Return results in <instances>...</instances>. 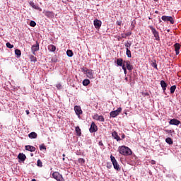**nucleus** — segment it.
<instances>
[{
  "mask_svg": "<svg viewBox=\"0 0 181 181\" xmlns=\"http://www.w3.org/2000/svg\"><path fill=\"white\" fill-rule=\"evenodd\" d=\"M118 151L119 153L124 155V156H129V155H132V151H131V148L125 146H119Z\"/></svg>",
  "mask_w": 181,
  "mask_h": 181,
  "instance_id": "obj_1",
  "label": "nucleus"
},
{
  "mask_svg": "<svg viewBox=\"0 0 181 181\" xmlns=\"http://www.w3.org/2000/svg\"><path fill=\"white\" fill-rule=\"evenodd\" d=\"M149 29H151L156 40H160V37H159V32L156 30V28H153L152 25L148 26Z\"/></svg>",
  "mask_w": 181,
  "mask_h": 181,
  "instance_id": "obj_2",
  "label": "nucleus"
},
{
  "mask_svg": "<svg viewBox=\"0 0 181 181\" xmlns=\"http://www.w3.org/2000/svg\"><path fill=\"white\" fill-rule=\"evenodd\" d=\"M111 162L112 163L114 169L116 170H121V168H119V165H118V162L115 159V157H114L112 155L110 156Z\"/></svg>",
  "mask_w": 181,
  "mask_h": 181,
  "instance_id": "obj_3",
  "label": "nucleus"
},
{
  "mask_svg": "<svg viewBox=\"0 0 181 181\" xmlns=\"http://www.w3.org/2000/svg\"><path fill=\"white\" fill-rule=\"evenodd\" d=\"M52 177L54 179H56L57 181H64V178L63 177V175L60 174V173L57 171L52 173Z\"/></svg>",
  "mask_w": 181,
  "mask_h": 181,
  "instance_id": "obj_4",
  "label": "nucleus"
},
{
  "mask_svg": "<svg viewBox=\"0 0 181 181\" xmlns=\"http://www.w3.org/2000/svg\"><path fill=\"white\" fill-rule=\"evenodd\" d=\"M161 19L164 22H169V23H170L171 25H173V23H175V20L173 19V17H172V16H163L161 17Z\"/></svg>",
  "mask_w": 181,
  "mask_h": 181,
  "instance_id": "obj_5",
  "label": "nucleus"
},
{
  "mask_svg": "<svg viewBox=\"0 0 181 181\" xmlns=\"http://www.w3.org/2000/svg\"><path fill=\"white\" fill-rule=\"evenodd\" d=\"M121 111H122V108L119 107V108H117V110L112 111L110 112V117H112V118H115V117H117V115H119V114L121 113Z\"/></svg>",
  "mask_w": 181,
  "mask_h": 181,
  "instance_id": "obj_6",
  "label": "nucleus"
},
{
  "mask_svg": "<svg viewBox=\"0 0 181 181\" xmlns=\"http://www.w3.org/2000/svg\"><path fill=\"white\" fill-rule=\"evenodd\" d=\"M42 13L47 16L49 19H53L54 18V13L53 11H49L44 10Z\"/></svg>",
  "mask_w": 181,
  "mask_h": 181,
  "instance_id": "obj_7",
  "label": "nucleus"
},
{
  "mask_svg": "<svg viewBox=\"0 0 181 181\" xmlns=\"http://www.w3.org/2000/svg\"><path fill=\"white\" fill-rule=\"evenodd\" d=\"M82 71L85 72V74H86L88 78H94V76L93 74V70L91 69L85 70L84 69H82Z\"/></svg>",
  "mask_w": 181,
  "mask_h": 181,
  "instance_id": "obj_8",
  "label": "nucleus"
},
{
  "mask_svg": "<svg viewBox=\"0 0 181 181\" xmlns=\"http://www.w3.org/2000/svg\"><path fill=\"white\" fill-rule=\"evenodd\" d=\"M124 65V67L126 66V69L129 70V71H132L134 69V66L131 65V62L129 61H124L123 66Z\"/></svg>",
  "mask_w": 181,
  "mask_h": 181,
  "instance_id": "obj_9",
  "label": "nucleus"
},
{
  "mask_svg": "<svg viewBox=\"0 0 181 181\" xmlns=\"http://www.w3.org/2000/svg\"><path fill=\"white\" fill-rule=\"evenodd\" d=\"M74 111H75L76 115H78V118H80V115H81V114H83V110H81V107H80L78 105L74 106Z\"/></svg>",
  "mask_w": 181,
  "mask_h": 181,
  "instance_id": "obj_10",
  "label": "nucleus"
},
{
  "mask_svg": "<svg viewBox=\"0 0 181 181\" xmlns=\"http://www.w3.org/2000/svg\"><path fill=\"white\" fill-rule=\"evenodd\" d=\"M37 50H39V42L37 41L35 45H33L31 47V51L33 52V54H36L35 52H37Z\"/></svg>",
  "mask_w": 181,
  "mask_h": 181,
  "instance_id": "obj_11",
  "label": "nucleus"
},
{
  "mask_svg": "<svg viewBox=\"0 0 181 181\" xmlns=\"http://www.w3.org/2000/svg\"><path fill=\"white\" fill-rule=\"evenodd\" d=\"M98 129L97 128V125L95 124V123H94V122H92L90 127L89 129L90 132H97Z\"/></svg>",
  "mask_w": 181,
  "mask_h": 181,
  "instance_id": "obj_12",
  "label": "nucleus"
},
{
  "mask_svg": "<svg viewBox=\"0 0 181 181\" xmlns=\"http://www.w3.org/2000/svg\"><path fill=\"white\" fill-rule=\"evenodd\" d=\"M102 23H103L101 22V21H100L98 19H96L93 21V24H94L95 29H100V28H101Z\"/></svg>",
  "mask_w": 181,
  "mask_h": 181,
  "instance_id": "obj_13",
  "label": "nucleus"
},
{
  "mask_svg": "<svg viewBox=\"0 0 181 181\" xmlns=\"http://www.w3.org/2000/svg\"><path fill=\"white\" fill-rule=\"evenodd\" d=\"M94 119H96V121H100V122H104L105 119H104V116L103 115H95L93 116Z\"/></svg>",
  "mask_w": 181,
  "mask_h": 181,
  "instance_id": "obj_14",
  "label": "nucleus"
},
{
  "mask_svg": "<svg viewBox=\"0 0 181 181\" xmlns=\"http://www.w3.org/2000/svg\"><path fill=\"white\" fill-rule=\"evenodd\" d=\"M174 47H175V54L177 56V54L180 53V50L181 45L179 43H175L174 45Z\"/></svg>",
  "mask_w": 181,
  "mask_h": 181,
  "instance_id": "obj_15",
  "label": "nucleus"
},
{
  "mask_svg": "<svg viewBox=\"0 0 181 181\" xmlns=\"http://www.w3.org/2000/svg\"><path fill=\"white\" fill-rule=\"evenodd\" d=\"M29 4L30 5V6H32V8H33V9H36L37 11L42 12V8L39 7V6H36L33 1H30Z\"/></svg>",
  "mask_w": 181,
  "mask_h": 181,
  "instance_id": "obj_16",
  "label": "nucleus"
},
{
  "mask_svg": "<svg viewBox=\"0 0 181 181\" xmlns=\"http://www.w3.org/2000/svg\"><path fill=\"white\" fill-rule=\"evenodd\" d=\"M170 125H179L180 124V121L177 119H171L169 122Z\"/></svg>",
  "mask_w": 181,
  "mask_h": 181,
  "instance_id": "obj_17",
  "label": "nucleus"
},
{
  "mask_svg": "<svg viewBox=\"0 0 181 181\" xmlns=\"http://www.w3.org/2000/svg\"><path fill=\"white\" fill-rule=\"evenodd\" d=\"M160 86L163 89V93L166 91V88L168 87V83L165 81H160Z\"/></svg>",
  "mask_w": 181,
  "mask_h": 181,
  "instance_id": "obj_18",
  "label": "nucleus"
},
{
  "mask_svg": "<svg viewBox=\"0 0 181 181\" xmlns=\"http://www.w3.org/2000/svg\"><path fill=\"white\" fill-rule=\"evenodd\" d=\"M112 138H114V139H116V141H121V137H119V136H118V133L117 132H113L112 133Z\"/></svg>",
  "mask_w": 181,
  "mask_h": 181,
  "instance_id": "obj_19",
  "label": "nucleus"
},
{
  "mask_svg": "<svg viewBox=\"0 0 181 181\" xmlns=\"http://www.w3.org/2000/svg\"><path fill=\"white\" fill-rule=\"evenodd\" d=\"M25 151H29L30 152H35L36 148L33 146H25Z\"/></svg>",
  "mask_w": 181,
  "mask_h": 181,
  "instance_id": "obj_20",
  "label": "nucleus"
},
{
  "mask_svg": "<svg viewBox=\"0 0 181 181\" xmlns=\"http://www.w3.org/2000/svg\"><path fill=\"white\" fill-rule=\"evenodd\" d=\"M18 159L21 160L22 162L26 160V156L23 154V153H20L18 156Z\"/></svg>",
  "mask_w": 181,
  "mask_h": 181,
  "instance_id": "obj_21",
  "label": "nucleus"
},
{
  "mask_svg": "<svg viewBox=\"0 0 181 181\" xmlns=\"http://www.w3.org/2000/svg\"><path fill=\"white\" fill-rule=\"evenodd\" d=\"M28 137L30 139H36V138H37V134H36L35 132H33L28 134Z\"/></svg>",
  "mask_w": 181,
  "mask_h": 181,
  "instance_id": "obj_22",
  "label": "nucleus"
},
{
  "mask_svg": "<svg viewBox=\"0 0 181 181\" xmlns=\"http://www.w3.org/2000/svg\"><path fill=\"white\" fill-rule=\"evenodd\" d=\"M117 66H124V60L122 58H119L116 62Z\"/></svg>",
  "mask_w": 181,
  "mask_h": 181,
  "instance_id": "obj_23",
  "label": "nucleus"
},
{
  "mask_svg": "<svg viewBox=\"0 0 181 181\" xmlns=\"http://www.w3.org/2000/svg\"><path fill=\"white\" fill-rule=\"evenodd\" d=\"M75 131L77 136H81V129H80V127H76Z\"/></svg>",
  "mask_w": 181,
  "mask_h": 181,
  "instance_id": "obj_24",
  "label": "nucleus"
},
{
  "mask_svg": "<svg viewBox=\"0 0 181 181\" xmlns=\"http://www.w3.org/2000/svg\"><path fill=\"white\" fill-rule=\"evenodd\" d=\"M48 50L49 52H56V46H54V45H49L48 46Z\"/></svg>",
  "mask_w": 181,
  "mask_h": 181,
  "instance_id": "obj_25",
  "label": "nucleus"
},
{
  "mask_svg": "<svg viewBox=\"0 0 181 181\" xmlns=\"http://www.w3.org/2000/svg\"><path fill=\"white\" fill-rule=\"evenodd\" d=\"M15 54L16 55V57L19 59V57L22 56V52H21V49H15Z\"/></svg>",
  "mask_w": 181,
  "mask_h": 181,
  "instance_id": "obj_26",
  "label": "nucleus"
},
{
  "mask_svg": "<svg viewBox=\"0 0 181 181\" xmlns=\"http://www.w3.org/2000/svg\"><path fill=\"white\" fill-rule=\"evenodd\" d=\"M165 142L168 144V145H173V141L170 137H168L167 139H165Z\"/></svg>",
  "mask_w": 181,
  "mask_h": 181,
  "instance_id": "obj_27",
  "label": "nucleus"
},
{
  "mask_svg": "<svg viewBox=\"0 0 181 181\" xmlns=\"http://www.w3.org/2000/svg\"><path fill=\"white\" fill-rule=\"evenodd\" d=\"M151 66L152 67H154V69H158V64H156V60H152L151 61Z\"/></svg>",
  "mask_w": 181,
  "mask_h": 181,
  "instance_id": "obj_28",
  "label": "nucleus"
},
{
  "mask_svg": "<svg viewBox=\"0 0 181 181\" xmlns=\"http://www.w3.org/2000/svg\"><path fill=\"white\" fill-rule=\"evenodd\" d=\"M126 54L129 58L132 57V54H131V50H129L128 48H127Z\"/></svg>",
  "mask_w": 181,
  "mask_h": 181,
  "instance_id": "obj_29",
  "label": "nucleus"
},
{
  "mask_svg": "<svg viewBox=\"0 0 181 181\" xmlns=\"http://www.w3.org/2000/svg\"><path fill=\"white\" fill-rule=\"evenodd\" d=\"M176 90V86H172L170 88V94H173L175 93V90Z\"/></svg>",
  "mask_w": 181,
  "mask_h": 181,
  "instance_id": "obj_30",
  "label": "nucleus"
},
{
  "mask_svg": "<svg viewBox=\"0 0 181 181\" xmlns=\"http://www.w3.org/2000/svg\"><path fill=\"white\" fill-rule=\"evenodd\" d=\"M66 54L69 57H73V51L69 49L66 51Z\"/></svg>",
  "mask_w": 181,
  "mask_h": 181,
  "instance_id": "obj_31",
  "label": "nucleus"
},
{
  "mask_svg": "<svg viewBox=\"0 0 181 181\" xmlns=\"http://www.w3.org/2000/svg\"><path fill=\"white\" fill-rule=\"evenodd\" d=\"M88 84H90V80L88 79H85L83 81V85L86 86H88Z\"/></svg>",
  "mask_w": 181,
  "mask_h": 181,
  "instance_id": "obj_32",
  "label": "nucleus"
},
{
  "mask_svg": "<svg viewBox=\"0 0 181 181\" xmlns=\"http://www.w3.org/2000/svg\"><path fill=\"white\" fill-rule=\"evenodd\" d=\"M78 162V163H81V165H84V163H86V160H84V158H79Z\"/></svg>",
  "mask_w": 181,
  "mask_h": 181,
  "instance_id": "obj_33",
  "label": "nucleus"
},
{
  "mask_svg": "<svg viewBox=\"0 0 181 181\" xmlns=\"http://www.w3.org/2000/svg\"><path fill=\"white\" fill-rule=\"evenodd\" d=\"M6 45L8 49H13V45H11V42H6Z\"/></svg>",
  "mask_w": 181,
  "mask_h": 181,
  "instance_id": "obj_34",
  "label": "nucleus"
},
{
  "mask_svg": "<svg viewBox=\"0 0 181 181\" xmlns=\"http://www.w3.org/2000/svg\"><path fill=\"white\" fill-rule=\"evenodd\" d=\"M30 59L31 62H37V59H36V57H35L33 55H30Z\"/></svg>",
  "mask_w": 181,
  "mask_h": 181,
  "instance_id": "obj_35",
  "label": "nucleus"
},
{
  "mask_svg": "<svg viewBox=\"0 0 181 181\" xmlns=\"http://www.w3.org/2000/svg\"><path fill=\"white\" fill-rule=\"evenodd\" d=\"M37 166H39L40 168H42V166H43V163H42V160H37Z\"/></svg>",
  "mask_w": 181,
  "mask_h": 181,
  "instance_id": "obj_36",
  "label": "nucleus"
},
{
  "mask_svg": "<svg viewBox=\"0 0 181 181\" xmlns=\"http://www.w3.org/2000/svg\"><path fill=\"white\" fill-rule=\"evenodd\" d=\"M30 26H32V28H35V26H36V22H35L34 21H31L30 23Z\"/></svg>",
  "mask_w": 181,
  "mask_h": 181,
  "instance_id": "obj_37",
  "label": "nucleus"
},
{
  "mask_svg": "<svg viewBox=\"0 0 181 181\" xmlns=\"http://www.w3.org/2000/svg\"><path fill=\"white\" fill-rule=\"evenodd\" d=\"M40 151H43V149L45 151H46V146H44L43 144L40 145Z\"/></svg>",
  "mask_w": 181,
  "mask_h": 181,
  "instance_id": "obj_38",
  "label": "nucleus"
},
{
  "mask_svg": "<svg viewBox=\"0 0 181 181\" xmlns=\"http://www.w3.org/2000/svg\"><path fill=\"white\" fill-rule=\"evenodd\" d=\"M122 69L124 70V74H127V67H125V65L122 66Z\"/></svg>",
  "mask_w": 181,
  "mask_h": 181,
  "instance_id": "obj_39",
  "label": "nucleus"
},
{
  "mask_svg": "<svg viewBox=\"0 0 181 181\" xmlns=\"http://www.w3.org/2000/svg\"><path fill=\"white\" fill-rule=\"evenodd\" d=\"M125 47H127V49H128V47H131V43L127 42V44H125Z\"/></svg>",
  "mask_w": 181,
  "mask_h": 181,
  "instance_id": "obj_40",
  "label": "nucleus"
},
{
  "mask_svg": "<svg viewBox=\"0 0 181 181\" xmlns=\"http://www.w3.org/2000/svg\"><path fill=\"white\" fill-rule=\"evenodd\" d=\"M121 36H122V37L123 39H125V37H127V34H125V33H122Z\"/></svg>",
  "mask_w": 181,
  "mask_h": 181,
  "instance_id": "obj_41",
  "label": "nucleus"
},
{
  "mask_svg": "<svg viewBox=\"0 0 181 181\" xmlns=\"http://www.w3.org/2000/svg\"><path fill=\"white\" fill-rule=\"evenodd\" d=\"M57 88H58V89L60 90L62 88V84L60 83L57 84Z\"/></svg>",
  "mask_w": 181,
  "mask_h": 181,
  "instance_id": "obj_42",
  "label": "nucleus"
},
{
  "mask_svg": "<svg viewBox=\"0 0 181 181\" xmlns=\"http://www.w3.org/2000/svg\"><path fill=\"white\" fill-rule=\"evenodd\" d=\"M98 145H99L100 146H104V144H103V141H99V142H98Z\"/></svg>",
  "mask_w": 181,
  "mask_h": 181,
  "instance_id": "obj_43",
  "label": "nucleus"
},
{
  "mask_svg": "<svg viewBox=\"0 0 181 181\" xmlns=\"http://www.w3.org/2000/svg\"><path fill=\"white\" fill-rule=\"evenodd\" d=\"M131 35H132V32H129L126 33V36H131Z\"/></svg>",
  "mask_w": 181,
  "mask_h": 181,
  "instance_id": "obj_44",
  "label": "nucleus"
},
{
  "mask_svg": "<svg viewBox=\"0 0 181 181\" xmlns=\"http://www.w3.org/2000/svg\"><path fill=\"white\" fill-rule=\"evenodd\" d=\"M121 23H122V21H117V25H118V26H121Z\"/></svg>",
  "mask_w": 181,
  "mask_h": 181,
  "instance_id": "obj_45",
  "label": "nucleus"
},
{
  "mask_svg": "<svg viewBox=\"0 0 181 181\" xmlns=\"http://www.w3.org/2000/svg\"><path fill=\"white\" fill-rule=\"evenodd\" d=\"M156 163V161H155V160H151V165H155Z\"/></svg>",
  "mask_w": 181,
  "mask_h": 181,
  "instance_id": "obj_46",
  "label": "nucleus"
},
{
  "mask_svg": "<svg viewBox=\"0 0 181 181\" xmlns=\"http://www.w3.org/2000/svg\"><path fill=\"white\" fill-rule=\"evenodd\" d=\"M25 112H26L27 115H29V114H30V112H29V110H25Z\"/></svg>",
  "mask_w": 181,
  "mask_h": 181,
  "instance_id": "obj_47",
  "label": "nucleus"
},
{
  "mask_svg": "<svg viewBox=\"0 0 181 181\" xmlns=\"http://www.w3.org/2000/svg\"><path fill=\"white\" fill-rule=\"evenodd\" d=\"M122 139H125V134H122Z\"/></svg>",
  "mask_w": 181,
  "mask_h": 181,
  "instance_id": "obj_48",
  "label": "nucleus"
},
{
  "mask_svg": "<svg viewBox=\"0 0 181 181\" xmlns=\"http://www.w3.org/2000/svg\"><path fill=\"white\" fill-rule=\"evenodd\" d=\"M124 80H125L126 81H128V77H126V78H124Z\"/></svg>",
  "mask_w": 181,
  "mask_h": 181,
  "instance_id": "obj_49",
  "label": "nucleus"
},
{
  "mask_svg": "<svg viewBox=\"0 0 181 181\" xmlns=\"http://www.w3.org/2000/svg\"><path fill=\"white\" fill-rule=\"evenodd\" d=\"M155 13H159V11H155Z\"/></svg>",
  "mask_w": 181,
  "mask_h": 181,
  "instance_id": "obj_50",
  "label": "nucleus"
},
{
  "mask_svg": "<svg viewBox=\"0 0 181 181\" xmlns=\"http://www.w3.org/2000/svg\"><path fill=\"white\" fill-rule=\"evenodd\" d=\"M145 95H149V93H145Z\"/></svg>",
  "mask_w": 181,
  "mask_h": 181,
  "instance_id": "obj_51",
  "label": "nucleus"
},
{
  "mask_svg": "<svg viewBox=\"0 0 181 181\" xmlns=\"http://www.w3.org/2000/svg\"><path fill=\"white\" fill-rule=\"evenodd\" d=\"M62 156L64 158L66 156V154H63Z\"/></svg>",
  "mask_w": 181,
  "mask_h": 181,
  "instance_id": "obj_52",
  "label": "nucleus"
},
{
  "mask_svg": "<svg viewBox=\"0 0 181 181\" xmlns=\"http://www.w3.org/2000/svg\"><path fill=\"white\" fill-rule=\"evenodd\" d=\"M62 160H66V158H62Z\"/></svg>",
  "mask_w": 181,
  "mask_h": 181,
  "instance_id": "obj_53",
  "label": "nucleus"
},
{
  "mask_svg": "<svg viewBox=\"0 0 181 181\" xmlns=\"http://www.w3.org/2000/svg\"><path fill=\"white\" fill-rule=\"evenodd\" d=\"M31 181H36V179H33Z\"/></svg>",
  "mask_w": 181,
  "mask_h": 181,
  "instance_id": "obj_54",
  "label": "nucleus"
},
{
  "mask_svg": "<svg viewBox=\"0 0 181 181\" xmlns=\"http://www.w3.org/2000/svg\"><path fill=\"white\" fill-rule=\"evenodd\" d=\"M107 168L110 169V168H111V165H109V166L107 165Z\"/></svg>",
  "mask_w": 181,
  "mask_h": 181,
  "instance_id": "obj_55",
  "label": "nucleus"
},
{
  "mask_svg": "<svg viewBox=\"0 0 181 181\" xmlns=\"http://www.w3.org/2000/svg\"><path fill=\"white\" fill-rule=\"evenodd\" d=\"M30 155H31V156H33V153H31Z\"/></svg>",
  "mask_w": 181,
  "mask_h": 181,
  "instance_id": "obj_56",
  "label": "nucleus"
},
{
  "mask_svg": "<svg viewBox=\"0 0 181 181\" xmlns=\"http://www.w3.org/2000/svg\"><path fill=\"white\" fill-rule=\"evenodd\" d=\"M170 30H168V32H169Z\"/></svg>",
  "mask_w": 181,
  "mask_h": 181,
  "instance_id": "obj_57",
  "label": "nucleus"
}]
</instances>
